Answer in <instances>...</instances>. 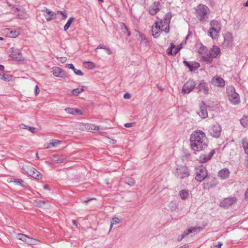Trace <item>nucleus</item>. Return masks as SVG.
Returning a JSON list of instances; mask_svg holds the SVG:
<instances>
[{
    "instance_id": "nucleus-1",
    "label": "nucleus",
    "mask_w": 248,
    "mask_h": 248,
    "mask_svg": "<svg viewBox=\"0 0 248 248\" xmlns=\"http://www.w3.org/2000/svg\"><path fill=\"white\" fill-rule=\"evenodd\" d=\"M190 147L195 152L203 150L208 144V139L203 132L197 130L193 132L190 138Z\"/></svg>"
},
{
    "instance_id": "nucleus-2",
    "label": "nucleus",
    "mask_w": 248,
    "mask_h": 248,
    "mask_svg": "<svg viewBox=\"0 0 248 248\" xmlns=\"http://www.w3.org/2000/svg\"><path fill=\"white\" fill-rule=\"evenodd\" d=\"M173 173L177 178L180 179L187 178L190 175L189 170L186 165H177Z\"/></svg>"
},
{
    "instance_id": "nucleus-3",
    "label": "nucleus",
    "mask_w": 248,
    "mask_h": 248,
    "mask_svg": "<svg viewBox=\"0 0 248 248\" xmlns=\"http://www.w3.org/2000/svg\"><path fill=\"white\" fill-rule=\"evenodd\" d=\"M208 175L207 170L203 165H200L195 168V179L198 182H202Z\"/></svg>"
},
{
    "instance_id": "nucleus-4",
    "label": "nucleus",
    "mask_w": 248,
    "mask_h": 248,
    "mask_svg": "<svg viewBox=\"0 0 248 248\" xmlns=\"http://www.w3.org/2000/svg\"><path fill=\"white\" fill-rule=\"evenodd\" d=\"M209 12V8L203 4H199L195 8L196 16L200 21H203L207 17Z\"/></svg>"
},
{
    "instance_id": "nucleus-5",
    "label": "nucleus",
    "mask_w": 248,
    "mask_h": 248,
    "mask_svg": "<svg viewBox=\"0 0 248 248\" xmlns=\"http://www.w3.org/2000/svg\"><path fill=\"white\" fill-rule=\"evenodd\" d=\"M203 181L202 188L204 190L214 188L218 184L217 178L211 175H209Z\"/></svg>"
},
{
    "instance_id": "nucleus-6",
    "label": "nucleus",
    "mask_w": 248,
    "mask_h": 248,
    "mask_svg": "<svg viewBox=\"0 0 248 248\" xmlns=\"http://www.w3.org/2000/svg\"><path fill=\"white\" fill-rule=\"evenodd\" d=\"M227 96L230 102L234 105H238L240 102L239 94L235 92L234 88L227 89Z\"/></svg>"
},
{
    "instance_id": "nucleus-7",
    "label": "nucleus",
    "mask_w": 248,
    "mask_h": 248,
    "mask_svg": "<svg viewBox=\"0 0 248 248\" xmlns=\"http://www.w3.org/2000/svg\"><path fill=\"white\" fill-rule=\"evenodd\" d=\"M221 131L222 128L221 126L217 123L212 125L208 129L210 135L216 138L220 137Z\"/></svg>"
},
{
    "instance_id": "nucleus-8",
    "label": "nucleus",
    "mask_w": 248,
    "mask_h": 248,
    "mask_svg": "<svg viewBox=\"0 0 248 248\" xmlns=\"http://www.w3.org/2000/svg\"><path fill=\"white\" fill-rule=\"evenodd\" d=\"M196 88V83L193 79H189L183 85L182 93H189Z\"/></svg>"
},
{
    "instance_id": "nucleus-9",
    "label": "nucleus",
    "mask_w": 248,
    "mask_h": 248,
    "mask_svg": "<svg viewBox=\"0 0 248 248\" xmlns=\"http://www.w3.org/2000/svg\"><path fill=\"white\" fill-rule=\"evenodd\" d=\"M9 55L16 61L23 62L24 61V57H22L20 50L17 48L11 47L9 49Z\"/></svg>"
},
{
    "instance_id": "nucleus-10",
    "label": "nucleus",
    "mask_w": 248,
    "mask_h": 248,
    "mask_svg": "<svg viewBox=\"0 0 248 248\" xmlns=\"http://www.w3.org/2000/svg\"><path fill=\"white\" fill-rule=\"evenodd\" d=\"M198 93H202L204 95H208L209 93V85L204 80L200 81L198 85L196 87Z\"/></svg>"
},
{
    "instance_id": "nucleus-11",
    "label": "nucleus",
    "mask_w": 248,
    "mask_h": 248,
    "mask_svg": "<svg viewBox=\"0 0 248 248\" xmlns=\"http://www.w3.org/2000/svg\"><path fill=\"white\" fill-rule=\"evenodd\" d=\"M237 199L235 197H229L224 198L219 203L221 207L228 208L233 204L236 203Z\"/></svg>"
},
{
    "instance_id": "nucleus-12",
    "label": "nucleus",
    "mask_w": 248,
    "mask_h": 248,
    "mask_svg": "<svg viewBox=\"0 0 248 248\" xmlns=\"http://www.w3.org/2000/svg\"><path fill=\"white\" fill-rule=\"evenodd\" d=\"M161 8V5L160 2H154V3L149 7L148 12L151 16H155L160 10Z\"/></svg>"
},
{
    "instance_id": "nucleus-13",
    "label": "nucleus",
    "mask_w": 248,
    "mask_h": 248,
    "mask_svg": "<svg viewBox=\"0 0 248 248\" xmlns=\"http://www.w3.org/2000/svg\"><path fill=\"white\" fill-rule=\"evenodd\" d=\"M26 172L29 175L35 179L40 180L42 178L41 173L33 167L28 168Z\"/></svg>"
},
{
    "instance_id": "nucleus-14",
    "label": "nucleus",
    "mask_w": 248,
    "mask_h": 248,
    "mask_svg": "<svg viewBox=\"0 0 248 248\" xmlns=\"http://www.w3.org/2000/svg\"><path fill=\"white\" fill-rule=\"evenodd\" d=\"M210 25L211 30L214 31L216 34H218L220 31L221 24L219 21L216 20H212L210 21Z\"/></svg>"
},
{
    "instance_id": "nucleus-15",
    "label": "nucleus",
    "mask_w": 248,
    "mask_h": 248,
    "mask_svg": "<svg viewBox=\"0 0 248 248\" xmlns=\"http://www.w3.org/2000/svg\"><path fill=\"white\" fill-rule=\"evenodd\" d=\"M200 111L199 112L200 116L202 119L206 118L208 117V112L206 108V105L204 102L202 101L200 103Z\"/></svg>"
},
{
    "instance_id": "nucleus-16",
    "label": "nucleus",
    "mask_w": 248,
    "mask_h": 248,
    "mask_svg": "<svg viewBox=\"0 0 248 248\" xmlns=\"http://www.w3.org/2000/svg\"><path fill=\"white\" fill-rule=\"evenodd\" d=\"M215 154V150H212L208 155L202 154L200 156L199 160L201 163H205L211 159Z\"/></svg>"
},
{
    "instance_id": "nucleus-17",
    "label": "nucleus",
    "mask_w": 248,
    "mask_h": 248,
    "mask_svg": "<svg viewBox=\"0 0 248 248\" xmlns=\"http://www.w3.org/2000/svg\"><path fill=\"white\" fill-rule=\"evenodd\" d=\"M233 39L231 33H228L224 36V41L222 43L223 47L228 48L231 47L232 44Z\"/></svg>"
},
{
    "instance_id": "nucleus-18",
    "label": "nucleus",
    "mask_w": 248,
    "mask_h": 248,
    "mask_svg": "<svg viewBox=\"0 0 248 248\" xmlns=\"http://www.w3.org/2000/svg\"><path fill=\"white\" fill-rule=\"evenodd\" d=\"M161 24L159 22H156L155 23V26L153 27L152 32L153 37L155 38H157L160 36L159 31H160Z\"/></svg>"
},
{
    "instance_id": "nucleus-19",
    "label": "nucleus",
    "mask_w": 248,
    "mask_h": 248,
    "mask_svg": "<svg viewBox=\"0 0 248 248\" xmlns=\"http://www.w3.org/2000/svg\"><path fill=\"white\" fill-rule=\"evenodd\" d=\"M211 83L215 86L220 87H223L225 85L224 80L222 78L218 77L213 78Z\"/></svg>"
},
{
    "instance_id": "nucleus-20",
    "label": "nucleus",
    "mask_w": 248,
    "mask_h": 248,
    "mask_svg": "<svg viewBox=\"0 0 248 248\" xmlns=\"http://www.w3.org/2000/svg\"><path fill=\"white\" fill-rule=\"evenodd\" d=\"M183 63L186 67L189 69L190 71H194L200 67L199 63L196 62H192L191 64L187 61H184Z\"/></svg>"
},
{
    "instance_id": "nucleus-21",
    "label": "nucleus",
    "mask_w": 248,
    "mask_h": 248,
    "mask_svg": "<svg viewBox=\"0 0 248 248\" xmlns=\"http://www.w3.org/2000/svg\"><path fill=\"white\" fill-rule=\"evenodd\" d=\"M230 173V172L229 169L227 168H224L218 171V176L222 180H224L229 177Z\"/></svg>"
},
{
    "instance_id": "nucleus-22",
    "label": "nucleus",
    "mask_w": 248,
    "mask_h": 248,
    "mask_svg": "<svg viewBox=\"0 0 248 248\" xmlns=\"http://www.w3.org/2000/svg\"><path fill=\"white\" fill-rule=\"evenodd\" d=\"M171 17L172 15L171 13L168 12L165 15L163 19L160 20L159 23H160V24H161L162 27L165 25L166 24L170 23Z\"/></svg>"
},
{
    "instance_id": "nucleus-23",
    "label": "nucleus",
    "mask_w": 248,
    "mask_h": 248,
    "mask_svg": "<svg viewBox=\"0 0 248 248\" xmlns=\"http://www.w3.org/2000/svg\"><path fill=\"white\" fill-rule=\"evenodd\" d=\"M52 72L53 75L56 77L63 78L65 76L64 71L60 67H53Z\"/></svg>"
},
{
    "instance_id": "nucleus-24",
    "label": "nucleus",
    "mask_w": 248,
    "mask_h": 248,
    "mask_svg": "<svg viewBox=\"0 0 248 248\" xmlns=\"http://www.w3.org/2000/svg\"><path fill=\"white\" fill-rule=\"evenodd\" d=\"M202 59L205 62H207L208 63H211L213 61V57L211 54V51H208L206 54L203 55L202 56Z\"/></svg>"
},
{
    "instance_id": "nucleus-25",
    "label": "nucleus",
    "mask_w": 248,
    "mask_h": 248,
    "mask_svg": "<svg viewBox=\"0 0 248 248\" xmlns=\"http://www.w3.org/2000/svg\"><path fill=\"white\" fill-rule=\"evenodd\" d=\"M52 160L55 162L58 163L64 162L65 161V158L63 157L62 156L59 155H54L52 157Z\"/></svg>"
},
{
    "instance_id": "nucleus-26",
    "label": "nucleus",
    "mask_w": 248,
    "mask_h": 248,
    "mask_svg": "<svg viewBox=\"0 0 248 248\" xmlns=\"http://www.w3.org/2000/svg\"><path fill=\"white\" fill-rule=\"evenodd\" d=\"M179 196L181 197L182 200H186L189 196L188 190L186 189L180 190L179 192Z\"/></svg>"
},
{
    "instance_id": "nucleus-27",
    "label": "nucleus",
    "mask_w": 248,
    "mask_h": 248,
    "mask_svg": "<svg viewBox=\"0 0 248 248\" xmlns=\"http://www.w3.org/2000/svg\"><path fill=\"white\" fill-rule=\"evenodd\" d=\"M196 230V229L194 228L191 229H189L187 230L186 231H185L184 233L181 235H179L178 236V240L181 241L182 240L183 238H184L186 236L188 235L189 233L195 232Z\"/></svg>"
},
{
    "instance_id": "nucleus-28",
    "label": "nucleus",
    "mask_w": 248,
    "mask_h": 248,
    "mask_svg": "<svg viewBox=\"0 0 248 248\" xmlns=\"http://www.w3.org/2000/svg\"><path fill=\"white\" fill-rule=\"evenodd\" d=\"M209 51H211V54L214 58H216L220 53V49L217 46H213Z\"/></svg>"
},
{
    "instance_id": "nucleus-29",
    "label": "nucleus",
    "mask_w": 248,
    "mask_h": 248,
    "mask_svg": "<svg viewBox=\"0 0 248 248\" xmlns=\"http://www.w3.org/2000/svg\"><path fill=\"white\" fill-rule=\"evenodd\" d=\"M83 65L85 68L89 69H94L96 67L95 64L91 61L84 62Z\"/></svg>"
},
{
    "instance_id": "nucleus-30",
    "label": "nucleus",
    "mask_w": 248,
    "mask_h": 248,
    "mask_svg": "<svg viewBox=\"0 0 248 248\" xmlns=\"http://www.w3.org/2000/svg\"><path fill=\"white\" fill-rule=\"evenodd\" d=\"M208 51L209 50H208L206 46H203L202 44L201 45V46L198 50V53L202 55V56L206 54V53H207Z\"/></svg>"
},
{
    "instance_id": "nucleus-31",
    "label": "nucleus",
    "mask_w": 248,
    "mask_h": 248,
    "mask_svg": "<svg viewBox=\"0 0 248 248\" xmlns=\"http://www.w3.org/2000/svg\"><path fill=\"white\" fill-rule=\"evenodd\" d=\"M62 142V141L59 140H52L51 142H50L48 144V146L46 147V149H48L51 147H56L57 145Z\"/></svg>"
},
{
    "instance_id": "nucleus-32",
    "label": "nucleus",
    "mask_w": 248,
    "mask_h": 248,
    "mask_svg": "<svg viewBox=\"0 0 248 248\" xmlns=\"http://www.w3.org/2000/svg\"><path fill=\"white\" fill-rule=\"evenodd\" d=\"M0 78L6 81H9L12 79V76L10 75L0 73Z\"/></svg>"
},
{
    "instance_id": "nucleus-33",
    "label": "nucleus",
    "mask_w": 248,
    "mask_h": 248,
    "mask_svg": "<svg viewBox=\"0 0 248 248\" xmlns=\"http://www.w3.org/2000/svg\"><path fill=\"white\" fill-rule=\"evenodd\" d=\"M241 124L245 127H248V116H244L240 120Z\"/></svg>"
},
{
    "instance_id": "nucleus-34",
    "label": "nucleus",
    "mask_w": 248,
    "mask_h": 248,
    "mask_svg": "<svg viewBox=\"0 0 248 248\" xmlns=\"http://www.w3.org/2000/svg\"><path fill=\"white\" fill-rule=\"evenodd\" d=\"M178 204L175 202L171 201L169 205V207L172 211H175L178 208Z\"/></svg>"
},
{
    "instance_id": "nucleus-35",
    "label": "nucleus",
    "mask_w": 248,
    "mask_h": 248,
    "mask_svg": "<svg viewBox=\"0 0 248 248\" xmlns=\"http://www.w3.org/2000/svg\"><path fill=\"white\" fill-rule=\"evenodd\" d=\"M11 182H14L16 185L21 186L22 187H24V181L21 179L12 178V180H11Z\"/></svg>"
},
{
    "instance_id": "nucleus-36",
    "label": "nucleus",
    "mask_w": 248,
    "mask_h": 248,
    "mask_svg": "<svg viewBox=\"0 0 248 248\" xmlns=\"http://www.w3.org/2000/svg\"><path fill=\"white\" fill-rule=\"evenodd\" d=\"M17 238L18 239L22 240L25 242L27 241V240H30V238L26 235L22 233H18L17 235Z\"/></svg>"
},
{
    "instance_id": "nucleus-37",
    "label": "nucleus",
    "mask_w": 248,
    "mask_h": 248,
    "mask_svg": "<svg viewBox=\"0 0 248 248\" xmlns=\"http://www.w3.org/2000/svg\"><path fill=\"white\" fill-rule=\"evenodd\" d=\"M74 17H70L68 19V21L67 22V23H66V24L64 26V31H66L69 29V28L71 26V23L73 22V21L74 20Z\"/></svg>"
},
{
    "instance_id": "nucleus-38",
    "label": "nucleus",
    "mask_w": 248,
    "mask_h": 248,
    "mask_svg": "<svg viewBox=\"0 0 248 248\" xmlns=\"http://www.w3.org/2000/svg\"><path fill=\"white\" fill-rule=\"evenodd\" d=\"M120 222V219L118 217H114L112 218L111 221V225L109 229V231H111L112 226L114 224H118Z\"/></svg>"
},
{
    "instance_id": "nucleus-39",
    "label": "nucleus",
    "mask_w": 248,
    "mask_h": 248,
    "mask_svg": "<svg viewBox=\"0 0 248 248\" xmlns=\"http://www.w3.org/2000/svg\"><path fill=\"white\" fill-rule=\"evenodd\" d=\"M21 125H22L23 127V128H25V129H27L28 130H29V131H30L31 133H36V128L34 127H31V126H27L24 124H21Z\"/></svg>"
},
{
    "instance_id": "nucleus-40",
    "label": "nucleus",
    "mask_w": 248,
    "mask_h": 248,
    "mask_svg": "<svg viewBox=\"0 0 248 248\" xmlns=\"http://www.w3.org/2000/svg\"><path fill=\"white\" fill-rule=\"evenodd\" d=\"M138 33H139V35L140 37V39H141L140 42L141 43L143 42L145 44H146L148 42V41H147V38H146V36H145V35L142 33H140V32H138Z\"/></svg>"
},
{
    "instance_id": "nucleus-41",
    "label": "nucleus",
    "mask_w": 248,
    "mask_h": 248,
    "mask_svg": "<svg viewBox=\"0 0 248 248\" xmlns=\"http://www.w3.org/2000/svg\"><path fill=\"white\" fill-rule=\"evenodd\" d=\"M218 34H216L214 31H213L211 30V28H210V30L208 31V35L211 37L212 39H216L217 36Z\"/></svg>"
},
{
    "instance_id": "nucleus-42",
    "label": "nucleus",
    "mask_w": 248,
    "mask_h": 248,
    "mask_svg": "<svg viewBox=\"0 0 248 248\" xmlns=\"http://www.w3.org/2000/svg\"><path fill=\"white\" fill-rule=\"evenodd\" d=\"M125 183L130 186H132L135 184V180L131 178H128L125 180Z\"/></svg>"
},
{
    "instance_id": "nucleus-43",
    "label": "nucleus",
    "mask_w": 248,
    "mask_h": 248,
    "mask_svg": "<svg viewBox=\"0 0 248 248\" xmlns=\"http://www.w3.org/2000/svg\"><path fill=\"white\" fill-rule=\"evenodd\" d=\"M19 35V32L16 31H11L9 32V35L11 37H16Z\"/></svg>"
},
{
    "instance_id": "nucleus-44",
    "label": "nucleus",
    "mask_w": 248,
    "mask_h": 248,
    "mask_svg": "<svg viewBox=\"0 0 248 248\" xmlns=\"http://www.w3.org/2000/svg\"><path fill=\"white\" fill-rule=\"evenodd\" d=\"M65 111L69 114H75V108H67L65 109Z\"/></svg>"
},
{
    "instance_id": "nucleus-45",
    "label": "nucleus",
    "mask_w": 248,
    "mask_h": 248,
    "mask_svg": "<svg viewBox=\"0 0 248 248\" xmlns=\"http://www.w3.org/2000/svg\"><path fill=\"white\" fill-rule=\"evenodd\" d=\"M43 11H45L50 16H56V13H54V12H52L51 11H50L47 8H45V10H44Z\"/></svg>"
},
{
    "instance_id": "nucleus-46",
    "label": "nucleus",
    "mask_w": 248,
    "mask_h": 248,
    "mask_svg": "<svg viewBox=\"0 0 248 248\" xmlns=\"http://www.w3.org/2000/svg\"><path fill=\"white\" fill-rule=\"evenodd\" d=\"M243 147L245 153L248 155V142H243Z\"/></svg>"
},
{
    "instance_id": "nucleus-47",
    "label": "nucleus",
    "mask_w": 248,
    "mask_h": 248,
    "mask_svg": "<svg viewBox=\"0 0 248 248\" xmlns=\"http://www.w3.org/2000/svg\"><path fill=\"white\" fill-rule=\"evenodd\" d=\"M185 155L183 157V160H188L190 158L191 155L188 152H184Z\"/></svg>"
},
{
    "instance_id": "nucleus-48",
    "label": "nucleus",
    "mask_w": 248,
    "mask_h": 248,
    "mask_svg": "<svg viewBox=\"0 0 248 248\" xmlns=\"http://www.w3.org/2000/svg\"><path fill=\"white\" fill-rule=\"evenodd\" d=\"M89 129L93 131H98L99 130V126L93 124H91L89 127Z\"/></svg>"
},
{
    "instance_id": "nucleus-49",
    "label": "nucleus",
    "mask_w": 248,
    "mask_h": 248,
    "mask_svg": "<svg viewBox=\"0 0 248 248\" xmlns=\"http://www.w3.org/2000/svg\"><path fill=\"white\" fill-rule=\"evenodd\" d=\"M73 94L77 96L80 93L79 89V88H76L74 89L72 91Z\"/></svg>"
},
{
    "instance_id": "nucleus-50",
    "label": "nucleus",
    "mask_w": 248,
    "mask_h": 248,
    "mask_svg": "<svg viewBox=\"0 0 248 248\" xmlns=\"http://www.w3.org/2000/svg\"><path fill=\"white\" fill-rule=\"evenodd\" d=\"M166 25H167V27L164 30L161 29L160 31H164L166 33H168L170 32V24H167Z\"/></svg>"
},
{
    "instance_id": "nucleus-51",
    "label": "nucleus",
    "mask_w": 248,
    "mask_h": 248,
    "mask_svg": "<svg viewBox=\"0 0 248 248\" xmlns=\"http://www.w3.org/2000/svg\"><path fill=\"white\" fill-rule=\"evenodd\" d=\"M74 73L75 74L78 75V76H83L84 74L80 70L76 69L74 71Z\"/></svg>"
},
{
    "instance_id": "nucleus-52",
    "label": "nucleus",
    "mask_w": 248,
    "mask_h": 248,
    "mask_svg": "<svg viewBox=\"0 0 248 248\" xmlns=\"http://www.w3.org/2000/svg\"><path fill=\"white\" fill-rule=\"evenodd\" d=\"M136 123L135 122L130 123H126L124 124V126L126 127H133L135 125Z\"/></svg>"
},
{
    "instance_id": "nucleus-53",
    "label": "nucleus",
    "mask_w": 248,
    "mask_h": 248,
    "mask_svg": "<svg viewBox=\"0 0 248 248\" xmlns=\"http://www.w3.org/2000/svg\"><path fill=\"white\" fill-rule=\"evenodd\" d=\"M66 66L67 68L73 70L74 71H75V70H76V68H75L74 65L72 63L71 64H67Z\"/></svg>"
},
{
    "instance_id": "nucleus-54",
    "label": "nucleus",
    "mask_w": 248,
    "mask_h": 248,
    "mask_svg": "<svg viewBox=\"0 0 248 248\" xmlns=\"http://www.w3.org/2000/svg\"><path fill=\"white\" fill-rule=\"evenodd\" d=\"M59 12H60L62 16V19H65L67 18V15L65 12L59 11Z\"/></svg>"
},
{
    "instance_id": "nucleus-55",
    "label": "nucleus",
    "mask_w": 248,
    "mask_h": 248,
    "mask_svg": "<svg viewBox=\"0 0 248 248\" xmlns=\"http://www.w3.org/2000/svg\"><path fill=\"white\" fill-rule=\"evenodd\" d=\"M40 90L37 85H36L34 89V92L35 95H37L39 93Z\"/></svg>"
},
{
    "instance_id": "nucleus-56",
    "label": "nucleus",
    "mask_w": 248,
    "mask_h": 248,
    "mask_svg": "<svg viewBox=\"0 0 248 248\" xmlns=\"http://www.w3.org/2000/svg\"><path fill=\"white\" fill-rule=\"evenodd\" d=\"M120 26L122 30L124 29L125 30H127V29H128V28L127 27V26L124 23H123V22L121 23Z\"/></svg>"
},
{
    "instance_id": "nucleus-57",
    "label": "nucleus",
    "mask_w": 248,
    "mask_h": 248,
    "mask_svg": "<svg viewBox=\"0 0 248 248\" xmlns=\"http://www.w3.org/2000/svg\"><path fill=\"white\" fill-rule=\"evenodd\" d=\"M106 47H107L105 45H104L103 44H101V45H99L97 46V47L95 49V50L96 51L97 49H105Z\"/></svg>"
},
{
    "instance_id": "nucleus-58",
    "label": "nucleus",
    "mask_w": 248,
    "mask_h": 248,
    "mask_svg": "<svg viewBox=\"0 0 248 248\" xmlns=\"http://www.w3.org/2000/svg\"><path fill=\"white\" fill-rule=\"evenodd\" d=\"M167 53L169 55H173V52H172V49H171L170 48H168L167 49Z\"/></svg>"
},
{
    "instance_id": "nucleus-59",
    "label": "nucleus",
    "mask_w": 248,
    "mask_h": 248,
    "mask_svg": "<svg viewBox=\"0 0 248 248\" xmlns=\"http://www.w3.org/2000/svg\"><path fill=\"white\" fill-rule=\"evenodd\" d=\"M75 114H77V113H78L80 115H82L83 114V113H82V111L80 109H78V108H75Z\"/></svg>"
},
{
    "instance_id": "nucleus-60",
    "label": "nucleus",
    "mask_w": 248,
    "mask_h": 248,
    "mask_svg": "<svg viewBox=\"0 0 248 248\" xmlns=\"http://www.w3.org/2000/svg\"><path fill=\"white\" fill-rule=\"evenodd\" d=\"M105 50L108 55H110L112 54V51L109 48L106 47Z\"/></svg>"
},
{
    "instance_id": "nucleus-61",
    "label": "nucleus",
    "mask_w": 248,
    "mask_h": 248,
    "mask_svg": "<svg viewBox=\"0 0 248 248\" xmlns=\"http://www.w3.org/2000/svg\"><path fill=\"white\" fill-rule=\"evenodd\" d=\"M131 97V95L129 93H125L124 95V98L125 99H129Z\"/></svg>"
},
{
    "instance_id": "nucleus-62",
    "label": "nucleus",
    "mask_w": 248,
    "mask_h": 248,
    "mask_svg": "<svg viewBox=\"0 0 248 248\" xmlns=\"http://www.w3.org/2000/svg\"><path fill=\"white\" fill-rule=\"evenodd\" d=\"M11 9L12 10L16 9V12H19L20 11V9L18 8V7H17L15 5H12V7Z\"/></svg>"
},
{
    "instance_id": "nucleus-63",
    "label": "nucleus",
    "mask_w": 248,
    "mask_h": 248,
    "mask_svg": "<svg viewBox=\"0 0 248 248\" xmlns=\"http://www.w3.org/2000/svg\"><path fill=\"white\" fill-rule=\"evenodd\" d=\"M180 49L178 47L175 48L173 52V55H175L177 54V53L179 52Z\"/></svg>"
},
{
    "instance_id": "nucleus-64",
    "label": "nucleus",
    "mask_w": 248,
    "mask_h": 248,
    "mask_svg": "<svg viewBox=\"0 0 248 248\" xmlns=\"http://www.w3.org/2000/svg\"><path fill=\"white\" fill-rule=\"evenodd\" d=\"M222 245L223 244L222 242H219L218 244L217 245H215V246L217 248H221V247L222 246Z\"/></svg>"
}]
</instances>
